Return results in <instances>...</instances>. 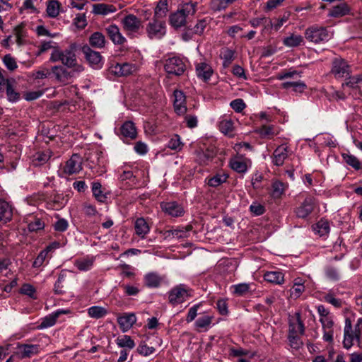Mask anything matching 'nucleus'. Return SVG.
Listing matches in <instances>:
<instances>
[{
  "label": "nucleus",
  "instance_id": "nucleus-6",
  "mask_svg": "<svg viewBox=\"0 0 362 362\" xmlns=\"http://www.w3.org/2000/svg\"><path fill=\"white\" fill-rule=\"evenodd\" d=\"M121 23L124 30L129 37H133L136 34L139 33L141 27L140 19L134 14H129L124 16L122 19Z\"/></svg>",
  "mask_w": 362,
  "mask_h": 362
},
{
  "label": "nucleus",
  "instance_id": "nucleus-26",
  "mask_svg": "<svg viewBox=\"0 0 362 362\" xmlns=\"http://www.w3.org/2000/svg\"><path fill=\"white\" fill-rule=\"evenodd\" d=\"M136 317L134 314L129 313L117 318L118 324L123 332H127L136 322Z\"/></svg>",
  "mask_w": 362,
  "mask_h": 362
},
{
  "label": "nucleus",
  "instance_id": "nucleus-52",
  "mask_svg": "<svg viewBox=\"0 0 362 362\" xmlns=\"http://www.w3.org/2000/svg\"><path fill=\"white\" fill-rule=\"evenodd\" d=\"M257 132L264 138H271L277 134L275 131L274 127L272 125H262L257 130Z\"/></svg>",
  "mask_w": 362,
  "mask_h": 362
},
{
  "label": "nucleus",
  "instance_id": "nucleus-19",
  "mask_svg": "<svg viewBox=\"0 0 362 362\" xmlns=\"http://www.w3.org/2000/svg\"><path fill=\"white\" fill-rule=\"evenodd\" d=\"M354 339H357L355 337V334L353 333L351 321L350 319L346 318L344 329V347L346 349H349L353 346Z\"/></svg>",
  "mask_w": 362,
  "mask_h": 362
},
{
  "label": "nucleus",
  "instance_id": "nucleus-34",
  "mask_svg": "<svg viewBox=\"0 0 362 362\" xmlns=\"http://www.w3.org/2000/svg\"><path fill=\"white\" fill-rule=\"evenodd\" d=\"M349 12V6L346 4L342 3L330 9L328 15L333 18H340L347 15Z\"/></svg>",
  "mask_w": 362,
  "mask_h": 362
},
{
  "label": "nucleus",
  "instance_id": "nucleus-62",
  "mask_svg": "<svg viewBox=\"0 0 362 362\" xmlns=\"http://www.w3.org/2000/svg\"><path fill=\"white\" fill-rule=\"evenodd\" d=\"M35 33L38 36H47L52 38L56 37L59 35V33H50L44 25H37L35 28Z\"/></svg>",
  "mask_w": 362,
  "mask_h": 362
},
{
  "label": "nucleus",
  "instance_id": "nucleus-60",
  "mask_svg": "<svg viewBox=\"0 0 362 362\" xmlns=\"http://www.w3.org/2000/svg\"><path fill=\"white\" fill-rule=\"evenodd\" d=\"M168 147L172 150L180 151L182 149V144L180 141V137L175 134L168 144Z\"/></svg>",
  "mask_w": 362,
  "mask_h": 362
},
{
  "label": "nucleus",
  "instance_id": "nucleus-57",
  "mask_svg": "<svg viewBox=\"0 0 362 362\" xmlns=\"http://www.w3.org/2000/svg\"><path fill=\"white\" fill-rule=\"evenodd\" d=\"M6 95L9 101L16 102L19 99V94L14 90L10 81L5 85Z\"/></svg>",
  "mask_w": 362,
  "mask_h": 362
},
{
  "label": "nucleus",
  "instance_id": "nucleus-43",
  "mask_svg": "<svg viewBox=\"0 0 362 362\" xmlns=\"http://www.w3.org/2000/svg\"><path fill=\"white\" fill-rule=\"evenodd\" d=\"M329 223L327 220L321 219L313 226V230L320 236H324L329 233Z\"/></svg>",
  "mask_w": 362,
  "mask_h": 362
},
{
  "label": "nucleus",
  "instance_id": "nucleus-49",
  "mask_svg": "<svg viewBox=\"0 0 362 362\" xmlns=\"http://www.w3.org/2000/svg\"><path fill=\"white\" fill-rule=\"evenodd\" d=\"M115 341L117 345L122 348H128L129 349H132L135 346L134 341L128 335H123L117 338Z\"/></svg>",
  "mask_w": 362,
  "mask_h": 362
},
{
  "label": "nucleus",
  "instance_id": "nucleus-47",
  "mask_svg": "<svg viewBox=\"0 0 362 362\" xmlns=\"http://www.w3.org/2000/svg\"><path fill=\"white\" fill-rule=\"evenodd\" d=\"M286 186L281 181L276 180L272 182L271 195L274 198H279L284 192Z\"/></svg>",
  "mask_w": 362,
  "mask_h": 362
},
{
  "label": "nucleus",
  "instance_id": "nucleus-45",
  "mask_svg": "<svg viewBox=\"0 0 362 362\" xmlns=\"http://www.w3.org/2000/svg\"><path fill=\"white\" fill-rule=\"evenodd\" d=\"M92 192L94 196V197L100 202H104L106 199L107 196L103 192L102 189V185L100 182H92Z\"/></svg>",
  "mask_w": 362,
  "mask_h": 362
},
{
  "label": "nucleus",
  "instance_id": "nucleus-35",
  "mask_svg": "<svg viewBox=\"0 0 362 362\" xmlns=\"http://www.w3.org/2000/svg\"><path fill=\"white\" fill-rule=\"evenodd\" d=\"M214 316L209 315H204L199 317L195 322V327L199 331H206L209 329L212 322Z\"/></svg>",
  "mask_w": 362,
  "mask_h": 362
},
{
  "label": "nucleus",
  "instance_id": "nucleus-46",
  "mask_svg": "<svg viewBox=\"0 0 362 362\" xmlns=\"http://www.w3.org/2000/svg\"><path fill=\"white\" fill-rule=\"evenodd\" d=\"M220 131L225 134H230L233 131V122L231 119L226 117L221 119L218 124Z\"/></svg>",
  "mask_w": 362,
  "mask_h": 362
},
{
  "label": "nucleus",
  "instance_id": "nucleus-20",
  "mask_svg": "<svg viewBox=\"0 0 362 362\" xmlns=\"http://www.w3.org/2000/svg\"><path fill=\"white\" fill-rule=\"evenodd\" d=\"M136 70V66L129 63L117 64L111 67V71L118 76H128L135 72Z\"/></svg>",
  "mask_w": 362,
  "mask_h": 362
},
{
  "label": "nucleus",
  "instance_id": "nucleus-5",
  "mask_svg": "<svg viewBox=\"0 0 362 362\" xmlns=\"http://www.w3.org/2000/svg\"><path fill=\"white\" fill-rule=\"evenodd\" d=\"M192 296V290L185 284H179L168 292L169 303L176 305L184 303Z\"/></svg>",
  "mask_w": 362,
  "mask_h": 362
},
{
  "label": "nucleus",
  "instance_id": "nucleus-2",
  "mask_svg": "<svg viewBox=\"0 0 362 362\" xmlns=\"http://www.w3.org/2000/svg\"><path fill=\"white\" fill-rule=\"evenodd\" d=\"M196 7L197 4L192 1L182 5L175 12L170 15V25L175 29L185 26L187 18L194 16L196 13Z\"/></svg>",
  "mask_w": 362,
  "mask_h": 362
},
{
  "label": "nucleus",
  "instance_id": "nucleus-36",
  "mask_svg": "<svg viewBox=\"0 0 362 362\" xmlns=\"http://www.w3.org/2000/svg\"><path fill=\"white\" fill-rule=\"evenodd\" d=\"M60 3L57 0H48L47 1L46 13L49 18H56L59 14Z\"/></svg>",
  "mask_w": 362,
  "mask_h": 362
},
{
  "label": "nucleus",
  "instance_id": "nucleus-33",
  "mask_svg": "<svg viewBox=\"0 0 362 362\" xmlns=\"http://www.w3.org/2000/svg\"><path fill=\"white\" fill-rule=\"evenodd\" d=\"M89 43L95 48L102 49L106 44L105 35L100 32H95L90 36Z\"/></svg>",
  "mask_w": 362,
  "mask_h": 362
},
{
  "label": "nucleus",
  "instance_id": "nucleus-7",
  "mask_svg": "<svg viewBox=\"0 0 362 362\" xmlns=\"http://www.w3.org/2000/svg\"><path fill=\"white\" fill-rule=\"evenodd\" d=\"M164 68L168 74L180 76L185 71V64L181 58L173 57L166 59Z\"/></svg>",
  "mask_w": 362,
  "mask_h": 362
},
{
  "label": "nucleus",
  "instance_id": "nucleus-54",
  "mask_svg": "<svg viewBox=\"0 0 362 362\" xmlns=\"http://www.w3.org/2000/svg\"><path fill=\"white\" fill-rule=\"evenodd\" d=\"M342 157L344 160L354 169L359 170L361 168L360 161L354 156L349 153H343Z\"/></svg>",
  "mask_w": 362,
  "mask_h": 362
},
{
  "label": "nucleus",
  "instance_id": "nucleus-14",
  "mask_svg": "<svg viewBox=\"0 0 362 362\" xmlns=\"http://www.w3.org/2000/svg\"><path fill=\"white\" fill-rule=\"evenodd\" d=\"M229 164L234 171L238 173H245L251 167L252 163L249 158L235 156L230 160Z\"/></svg>",
  "mask_w": 362,
  "mask_h": 362
},
{
  "label": "nucleus",
  "instance_id": "nucleus-27",
  "mask_svg": "<svg viewBox=\"0 0 362 362\" xmlns=\"http://www.w3.org/2000/svg\"><path fill=\"white\" fill-rule=\"evenodd\" d=\"M51 157L49 150L37 151L30 157L31 163L35 166H40L46 163Z\"/></svg>",
  "mask_w": 362,
  "mask_h": 362
},
{
  "label": "nucleus",
  "instance_id": "nucleus-56",
  "mask_svg": "<svg viewBox=\"0 0 362 362\" xmlns=\"http://www.w3.org/2000/svg\"><path fill=\"white\" fill-rule=\"evenodd\" d=\"M213 153L209 151H199L197 154V160L200 164L206 165L213 159Z\"/></svg>",
  "mask_w": 362,
  "mask_h": 362
},
{
  "label": "nucleus",
  "instance_id": "nucleus-51",
  "mask_svg": "<svg viewBox=\"0 0 362 362\" xmlns=\"http://www.w3.org/2000/svg\"><path fill=\"white\" fill-rule=\"evenodd\" d=\"M300 334L288 333V339L291 348L298 350L302 345L303 342L300 338Z\"/></svg>",
  "mask_w": 362,
  "mask_h": 362
},
{
  "label": "nucleus",
  "instance_id": "nucleus-48",
  "mask_svg": "<svg viewBox=\"0 0 362 362\" xmlns=\"http://www.w3.org/2000/svg\"><path fill=\"white\" fill-rule=\"evenodd\" d=\"M88 314L92 318L99 319L107 314V310L101 306H92L88 309Z\"/></svg>",
  "mask_w": 362,
  "mask_h": 362
},
{
  "label": "nucleus",
  "instance_id": "nucleus-23",
  "mask_svg": "<svg viewBox=\"0 0 362 362\" xmlns=\"http://www.w3.org/2000/svg\"><path fill=\"white\" fill-rule=\"evenodd\" d=\"M191 227H179L172 230H168L164 233L165 238L184 239L188 237Z\"/></svg>",
  "mask_w": 362,
  "mask_h": 362
},
{
  "label": "nucleus",
  "instance_id": "nucleus-63",
  "mask_svg": "<svg viewBox=\"0 0 362 362\" xmlns=\"http://www.w3.org/2000/svg\"><path fill=\"white\" fill-rule=\"evenodd\" d=\"M36 290L33 286L29 284H25L21 288V293L24 295H27L32 298H36L35 296Z\"/></svg>",
  "mask_w": 362,
  "mask_h": 362
},
{
  "label": "nucleus",
  "instance_id": "nucleus-61",
  "mask_svg": "<svg viewBox=\"0 0 362 362\" xmlns=\"http://www.w3.org/2000/svg\"><path fill=\"white\" fill-rule=\"evenodd\" d=\"M50 71L48 68L42 66L37 71L32 73V77L35 79H43L48 77Z\"/></svg>",
  "mask_w": 362,
  "mask_h": 362
},
{
  "label": "nucleus",
  "instance_id": "nucleus-31",
  "mask_svg": "<svg viewBox=\"0 0 362 362\" xmlns=\"http://www.w3.org/2000/svg\"><path fill=\"white\" fill-rule=\"evenodd\" d=\"M95 262L94 257H85L75 260L74 265L80 271L86 272L90 270Z\"/></svg>",
  "mask_w": 362,
  "mask_h": 362
},
{
  "label": "nucleus",
  "instance_id": "nucleus-55",
  "mask_svg": "<svg viewBox=\"0 0 362 362\" xmlns=\"http://www.w3.org/2000/svg\"><path fill=\"white\" fill-rule=\"evenodd\" d=\"M223 59V65L228 66L234 59V52L228 48L224 49L221 53Z\"/></svg>",
  "mask_w": 362,
  "mask_h": 362
},
{
  "label": "nucleus",
  "instance_id": "nucleus-16",
  "mask_svg": "<svg viewBox=\"0 0 362 362\" xmlns=\"http://www.w3.org/2000/svg\"><path fill=\"white\" fill-rule=\"evenodd\" d=\"M165 281V276L155 272L146 274L144 276V283L146 286L151 288H158Z\"/></svg>",
  "mask_w": 362,
  "mask_h": 362
},
{
  "label": "nucleus",
  "instance_id": "nucleus-44",
  "mask_svg": "<svg viewBox=\"0 0 362 362\" xmlns=\"http://www.w3.org/2000/svg\"><path fill=\"white\" fill-rule=\"evenodd\" d=\"M168 11V0H159L154 10L153 18L160 19L166 16Z\"/></svg>",
  "mask_w": 362,
  "mask_h": 362
},
{
  "label": "nucleus",
  "instance_id": "nucleus-58",
  "mask_svg": "<svg viewBox=\"0 0 362 362\" xmlns=\"http://www.w3.org/2000/svg\"><path fill=\"white\" fill-rule=\"evenodd\" d=\"M57 320V315L52 313L48 316L45 317L40 325L41 329L47 328L53 326Z\"/></svg>",
  "mask_w": 362,
  "mask_h": 362
},
{
  "label": "nucleus",
  "instance_id": "nucleus-18",
  "mask_svg": "<svg viewBox=\"0 0 362 362\" xmlns=\"http://www.w3.org/2000/svg\"><path fill=\"white\" fill-rule=\"evenodd\" d=\"M173 106L175 111L178 115H183L187 111L186 98L181 90H175L173 93Z\"/></svg>",
  "mask_w": 362,
  "mask_h": 362
},
{
  "label": "nucleus",
  "instance_id": "nucleus-3",
  "mask_svg": "<svg viewBox=\"0 0 362 362\" xmlns=\"http://www.w3.org/2000/svg\"><path fill=\"white\" fill-rule=\"evenodd\" d=\"M332 36V33L327 28L322 26L313 25L308 28L305 32V38L315 44L326 42Z\"/></svg>",
  "mask_w": 362,
  "mask_h": 362
},
{
  "label": "nucleus",
  "instance_id": "nucleus-9",
  "mask_svg": "<svg viewBox=\"0 0 362 362\" xmlns=\"http://www.w3.org/2000/svg\"><path fill=\"white\" fill-rule=\"evenodd\" d=\"M82 170V158L78 154H74L65 163L62 172L66 175L79 173Z\"/></svg>",
  "mask_w": 362,
  "mask_h": 362
},
{
  "label": "nucleus",
  "instance_id": "nucleus-8",
  "mask_svg": "<svg viewBox=\"0 0 362 362\" xmlns=\"http://www.w3.org/2000/svg\"><path fill=\"white\" fill-rule=\"evenodd\" d=\"M52 71L56 80L63 83H69L72 78L77 76L81 73L75 72L74 69L69 71L62 66H54L52 67Z\"/></svg>",
  "mask_w": 362,
  "mask_h": 362
},
{
  "label": "nucleus",
  "instance_id": "nucleus-28",
  "mask_svg": "<svg viewBox=\"0 0 362 362\" xmlns=\"http://www.w3.org/2000/svg\"><path fill=\"white\" fill-rule=\"evenodd\" d=\"M288 147L286 145H281L277 147L273 153V163L277 166L283 165L285 159L288 157Z\"/></svg>",
  "mask_w": 362,
  "mask_h": 362
},
{
  "label": "nucleus",
  "instance_id": "nucleus-4",
  "mask_svg": "<svg viewBox=\"0 0 362 362\" xmlns=\"http://www.w3.org/2000/svg\"><path fill=\"white\" fill-rule=\"evenodd\" d=\"M146 33L150 40H160L167 33L165 21L156 18H153L146 25Z\"/></svg>",
  "mask_w": 362,
  "mask_h": 362
},
{
  "label": "nucleus",
  "instance_id": "nucleus-39",
  "mask_svg": "<svg viewBox=\"0 0 362 362\" xmlns=\"http://www.w3.org/2000/svg\"><path fill=\"white\" fill-rule=\"evenodd\" d=\"M116 11V8L112 5L105 4H94L93 6V13L97 15H107Z\"/></svg>",
  "mask_w": 362,
  "mask_h": 362
},
{
  "label": "nucleus",
  "instance_id": "nucleus-11",
  "mask_svg": "<svg viewBox=\"0 0 362 362\" xmlns=\"http://www.w3.org/2000/svg\"><path fill=\"white\" fill-rule=\"evenodd\" d=\"M105 31L110 40L115 45H122L127 42L119 28L115 24H110L105 28Z\"/></svg>",
  "mask_w": 362,
  "mask_h": 362
},
{
  "label": "nucleus",
  "instance_id": "nucleus-37",
  "mask_svg": "<svg viewBox=\"0 0 362 362\" xmlns=\"http://www.w3.org/2000/svg\"><path fill=\"white\" fill-rule=\"evenodd\" d=\"M26 223H28V228L31 232H37L43 230L45 228V223L40 218L36 216H30L27 218Z\"/></svg>",
  "mask_w": 362,
  "mask_h": 362
},
{
  "label": "nucleus",
  "instance_id": "nucleus-21",
  "mask_svg": "<svg viewBox=\"0 0 362 362\" xmlns=\"http://www.w3.org/2000/svg\"><path fill=\"white\" fill-rule=\"evenodd\" d=\"M315 202L313 197H309L305 198L304 202L296 211L297 216L303 218L307 217L313 211Z\"/></svg>",
  "mask_w": 362,
  "mask_h": 362
},
{
  "label": "nucleus",
  "instance_id": "nucleus-42",
  "mask_svg": "<svg viewBox=\"0 0 362 362\" xmlns=\"http://www.w3.org/2000/svg\"><path fill=\"white\" fill-rule=\"evenodd\" d=\"M252 285L253 284L240 283L232 285L230 289L234 295L243 296L250 291Z\"/></svg>",
  "mask_w": 362,
  "mask_h": 362
},
{
  "label": "nucleus",
  "instance_id": "nucleus-25",
  "mask_svg": "<svg viewBox=\"0 0 362 362\" xmlns=\"http://www.w3.org/2000/svg\"><path fill=\"white\" fill-rule=\"evenodd\" d=\"M13 209L11 205L0 199V222L6 223L10 221L13 216Z\"/></svg>",
  "mask_w": 362,
  "mask_h": 362
},
{
  "label": "nucleus",
  "instance_id": "nucleus-59",
  "mask_svg": "<svg viewBox=\"0 0 362 362\" xmlns=\"http://www.w3.org/2000/svg\"><path fill=\"white\" fill-rule=\"evenodd\" d=\"M3 62L9 71H14L18 68L15 58L11 54H6L3 58Z\"/></svg>",
  "mask_w": 362,
  "mask_h": 362
},
{
  "label": "nucleus",
  "instance_id": "nucleus-41",
  "mask_svg": "<svg viewBox=\"0 0 362 362\" xmlns=\"http://www.w3.org/2000/svg\"><path fill=\"white\" fill-rule=\"evenodd\" d=\"M282 88L284 89H290L291 88L295 92L302 93L306 88L305 83L302 81H285L281 85Z\"/></svg>",
  "mask_w": 362,
  "mask_h": 362
},
{
  "label": "nucleus",
  "instance_id": "nucleus-38",
  "mask_svg": "<svg viewBox=\"0 0 362 362\" xmlns=\"http://www.w3.org/2000/svg\"><path fill=\"white\" fill-rule=\"evenodd\" d=\"M304 291V281L300 278L295 279L293 287L291 289V296L293 298H298Z\"/></svg>",
  "mask_w": 362,
  "mask_h": 362
},
{
  "label": "nucleus",
  "instance_id": "nucleus-10",
  "mask_svg": "<svg viewBox=\"0 0 362 362\" xmlns=\"http://www.w3.org/2000/svg\"><path fill=\"white\" fill-rule=\"evenodd\" d=\"M331 71L335 78L347 77L350 74V67L344 59L335 58L332 62Z\"/></svg>",
  "mask_w": 362,
  "mask_h": 362
},
{
  "label": "nucleus",
  "instance_id": "nucleus-30",
  "mask_svg": "<svg viewBox=\"0 0 362 362\" xmlns=\"http://www.w3.org/2000/svg\"><path fill=\"white\" fill-rule=\"evenodd\" d=\"M134 229L136 234L142 239L150 232V226L144 218H139L135 221Z\"/></svg>",
  "mask_w": 362,
  "mask_h": 362
},
{
  "label": "nucleus",
  "instance_id": "nucleus-64",
  "mask_svg": "<svg viewBox=\"0 0 362 362\" xmlns=\"http://www.w3.org/2000/svg\"><path fill=\"white\" fill-rule=\"evenodd\" d=\"M297 77H300V75L298 72L295 70H289L285 71L278 74L276 76L279 80H284L286 78H296Z\"/></svg>",
  "mask_w": 362,
  "mask_h": 362
},
{
  "label": "nucleus",
  "instance_id": "nucleus-13",
  "mask_svg": "<svg viewBox=\"0 0 362 362\" xmlns=\"http://www.w3.org/2000/svg\"><path fill=\"white\" fill-rule=\"evenodd\" d=\"M59 243L53 242L47 246L45 250L39 253L33 262V267L35 268L41 267L47 259L51 258L52 254L56 249L59 247Z\"/></svg>",
  "mask_w": 362,
  "mask_h": 362
},
{
  "label": "nucleus",
  "instance_id": "nucleus-15",
  "mask_svg": "<svg viewBox=\"0 0 362 362\" xmlns=\"http://www.w3.org/2000/svg\"><path fill=\"white\" fill-rule=\"evenodd\" d=\"M289 330L288 333L303 334L305 332L304 324L301 320L300 313H296L289 316Z\"/></svg>",
  "mask_w": 362,
  "mask_h": 362
},
{
  "label": "nucleus",
  "instance_id": "nucleus-12",
  "mask_svg": "<svg viewBox=\"0 0 362 362\" xmlns=\"http://www.w3.org/2000/svg\"><path fill=\"white\" fill-rule=\"evenodd\" d=\"M40 346L37 344H17L14 353L20 358H30L38 354Z\"/></svg>",
  "mask_w": 362,
  "mask_h": 362
},
{
  "label": "nucleus",
  "instance_id": "nucleus-29",
  "mask_svg": "<svg viewBox=\"0 0 362 362\" xmlns=\"http://www.w3.org/2000/svg\"><path fill=\"white\" fill-rule=\"evenodd\" d=\"M264 279L271 284L281 285L284 283V274L281 271H269L264 274Z\"/></svg>",
  "mask_w": 362,
  "mask_h": 362
},
{
  "label": "nucleus",
  "instance_id": "nucleus-22",
  "mask_svg": "<svg viewBox=\"0 0 362 362\" xmlns=\"http://www.w3.org/2000/svg\"><path fill=\"white\" fill-rule=\"evenodd\" d=\"M160 206L165 213L173 217H180L184 214L182 206L176 202H164Z\"/></svg>",
  "mask_w": 362,
  "mask_h": 362
},
{
  "label": "nucleus",
  "instance_id": "nucleus-50",
  "mask_svg": "<svg viewBox=\"0 0 362 362\" xmlns=\"http://www.w3.org/2000/svg\"><path fill=\"white\" fill-rule=\"evenodd\" d=\"M362 85V74L354 76H349L348 80L342 84L343 87H349L351 88H360Z\"/></svg>",
  "mask_w": 362,
  "mask_h": 362
},
{
  "label": "nucleus",
  "instance_id": "nucleus-32",
  "mask_svg": "<svg viewBox=\"0 0 362 362\" xmlns=\"http://www.w3.org/2000/svg\"><path fill=\"white\" fill-rule=\"evenodd\" d=\"M121 134L125 138L135 139L137 132L134 124L131 121L125 122L121 127Z\"/></svg>",
  "mask_w": 362,
  "mask_h": 362
},
{
  "label": "nucleus",
  "instance_id": "nucleus-1",
  "mask_svg": "<svg viewBox=\"0 0 362 362\" xmlns=\"http://www.w3.org/2000/svg\"><path fill=\"white\" fill-rule=\"evenodd\" d=\"M49 60L52 62H60L66 67L74 69L75 72H82L84 70V67L77 63L73 46L64 50L54 48L51 53Z\"/></svg>",
  "mask_w": 362,
  "mask_h": 362
},
{
  "label": "nucleus",
  "instance_id": "nucleus-40",
  "mask_svg": "<svg viewBox=\"0 0 362 362\" xmlns=\"http://www.w3.org/2000/svg\"><path fill=\"white\" fill-rule=\"evenodd\" d=\"M303 42V37L300 35L291 34L283 40L286 47H295L300 45Z\"/></svg>",
  "mask_w": 362,
  "mask_h": 362
},
{
  "label": "nucleus",
  "instance_id": "nucleus-53",
  "mask_svg": "<svg viewBox=\"0 0 362 362\" xmlns=\"http://www.w3.org/2000/svg\"><path fill=\"white\" fill-rule=\"evenodd\" d=\"M228 176L224 174H217L207 180V184L213 187L219 186L227 180Z\"/></svg>",
  "mask_w": 362,
  "mask_h": 362
},
{
  "label": "nucleus",
  "instance_id": "nucleus-24",
  "mask_svg": "<svg viewBox=\"0 0 362 362\" xmlns=\"http://www.w3.org/2000/svg\"><path fill=\"white\" fill-rule=\"evenodd\" d=\"M213 72L211 66L206 62H199L196 65L197 76L204 81L209 80Z\"/></svg>",
  "mask_w": 362,
  "mask_h": 362
},
{
  "label": "nucleus",
  "instance_id": "nucleus-17",
  "mask_svg": "<svg viewBox=\"0 0 362 362\" xmlns=\"http://www.w3.org/2000/svg\"><path fill=\"white\" fill-rule=\"evenodd\" d=\"M83 52L91 66L95 69L102 66V57L98 52L91 49L89 47H83Z\"/></svg>",
  "mask_w": 362,
  "mask_h": 362
}]
</instances>
